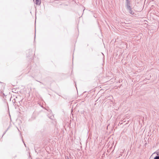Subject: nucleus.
I'll use <instances>...</instances> for the list:
<instances>
[{
  "label": "nucleus",
  "instance_id": "obj_5",
  "mask_svg": "<svg viewBox=\"0 0 159 159\" xmlns=\"http://www.w3.org/2000/svg\"><path fill=\"white\" fill-rule=\"evenodd\" d=\"M157 155L158 156L159 155V153H157Z\"/></svg>",
  "mask_w": 159,
  "mask_h": 159
},
{
  "label": "nucleus",
  "instance_id": "obj_3",
  "mask_svg": "<svg viewBox=\"0 0 159 159\" xmlns=\"http://www.w3.org/2000/svg\"><path fill=\"white\" fill-rule=\"evenodd\" d=\"M41 0H35V3L37 5H39L41 3Z\"/></svg>",
  "mask_w": 159,
  "mask_h": 159
},
{
  "label": "nucleus",
  "instance_id": "obj_1",
  "mask_svg": "<svg viewBox=\"0 0 159 159\" xmlns=\"http://www.w3.org/2000/svg\"><path fill=\"white\" fill-rule=\"evenodd\" d=\"M126 7L127 9L131 8L130 6V3L129 0H126Z\"/></svg>",
  "mask_w": 159,
  "mask_h": 159
},
{
  "label": "nucleus",
  "instance_id": "obj_4",
  "mask_svg": "<svg viewBox=\"0 0 159 159\" xmlns=\"http://www.w3.org/2000/svg\"><path fill=\"white\" fill-rule=\"evenodd\" d=\"M154 159H159V156H156L154 158Z\"/></svg>",
  "mask_w": 159,
  "mask_h": 159
},
{
  "label": "nucleus",
  "instance_id": "obj_2",
  "mask_svg": "<svg viewBox=\"0 0 159 159\" xmlns=\"http://www.w3.org/2000/svg\"><path fill=\"white\" fill-rule=\"evenodd\" d=\"M128 11L130 14V16H132L134 15V14L133 11L132 10L131 8L127 9Z\"/></svg>",
  "mask_w": 159,
  "mask_h": 159
}]
</instances>
